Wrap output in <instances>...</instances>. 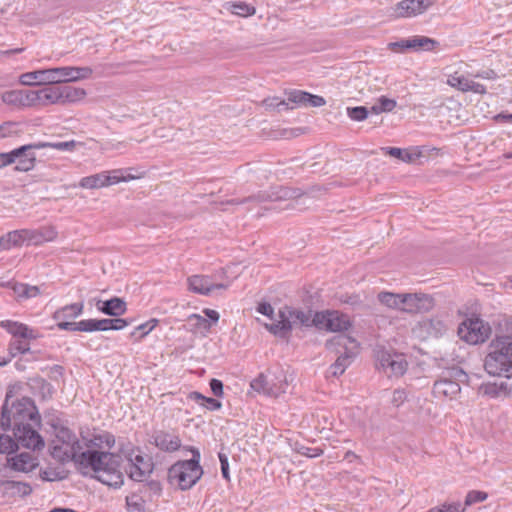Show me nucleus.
I'll return each mask as SVG.
<instances>
[{
  "label": "nucleus",
  "mask_w": 512,
  "mask_h": 512,
  "mask_svg": "<svg viewBox=\"0 0 512 512\" xmlns=\"http://www.w3.org/2000/svg\"><path fill=\"white\" fill-rule=\"evenodd\" d=\"M132 179H135V177L129 174L128 170L114 169L83 177L79 181L78 186L83 189H99L115 185L120 182H128Z\"/></svg>",
  "instance_id": "obj_9"
},
{
  "label": "nucleus",
  "mask_w": 512,
  "mask_h": 512,
  "mask_svg": "<svg viewBox=\"0 0 512 512\" xmlns=\"http://www.w3.org/2000/svg\"><path fill=\"white\" fill-rule=\"evenodd\" d=\"M108 319H85L77 323H62L60 330L62 331H80V332H94V331H108Z\"/></svg>",
  "instance_id": "obj_19"
},
{
  "label": "nucleus",
  "mask_w": 512,
  "mask_h": 512,
  "mask_svg": "<svg viewBox=\"0 0 512 512\" xmlns=\"http://www.w3.org/2000/svg\"><path fill=\"white\" fill-rule=\"evenodd\" d=\"M32 423L34 426H41V417L34 402L28 397H22L8 407V400L2 407L0 415V427L4 430L16 428V426Z\"/></svg>",
  "instance_id": "obj_4"
},
{
  "label": "nucleus",
  "mask_w": 512,
  "mask_h": 512,
  "mask_svg": "<svg viewBox=\"0 0 512 512\" xmlns=\"http://www.w3.org/2000/svg\"><path fill=\"white\" fill-rule=\"evenodd\" d=\"M189 321L193 322L194 325L199 329H201V328L209 329L210 328V324H209L208 320L199 314H191L189 316Z\"/></svg>",
  "instance_id": "obj_61"
},
{
  "label": "nucleus",
  "mask_w": 512,
  "mask_h": 512,
  "mask_svg": "<svg viewBox=\"0 0 512 512\" xmlns=\"http://www.w3.org/2000/svg\"><path fill=\"white\" fill-rule=\"evenodd\" d=\"M233 13L242 17H248L255 14L256 9L246 3L239 2L232 5Z\"/></svg>",
  "instance_id": "obj_54"
},
{
  "label": "nucleus",
  "mask_w": 512,
  "mask_h": 512,
  "mask_svg": "<svg viewBox=\"0 0 512 512\" xmlns=\"http://www.w3.org/2000/svg\"><path fill=\"white\" fill-rule=\"evenodd\" d=\"M379 107L383 112H391L397 105L396 100L390 99L386 96H381L378 98Z\"/></svg>",
  "instance_id": "obj_60"
},
{
  "label": "nucleus",
  "mask_w": 512,
  "mask_h": 512,
  "mask_svg": "<svg viewBox=\"0 0 512 512\" xmlns=\"http://www.w3.org/2000/svg\"><path fill=\"white\" fill-rule=\"evenodd\" d=\"M39 105L61 104L60 86H49L38 90Z\"/></svg>",
  "instance_id": "obj_28"
},
{
  "label": "nucleus",
  "mask_w": 512,
  "mask_h": 512,
  "mask_svg": "<svg viewBox=\"0 0 512 512\" xmlns=\"http://www.w3.org/2000/svg\"><path fill=\"white\" fill-rule=\"evenodd\" d=\"M467 381L468 375L463 369L457 366L449 368L435 381L433 394L436 398L453 400L461 391V383Z\"/></svg>",
  "instance_id": "obj_7"
},
{
  "label": "nucleus",
  "mask_w": 512,
  "mask_h": 512,
  "mask_svg": "<svg viewBox=\"0 0 512 512\" xmlns=\"http://www.w3.org/2000/svg\"><path fill=\"white\" fill-rule=\"evenodd\" d=\"M286 102L288 103V109H293L289 104H294L296 106H304L306 99V92L302 90H291L286 93Z\"/></svg>",
  "instance_id": "obj_45"
},
{
  "label": "nucleus",
  "mask_w": 512,
  "mask_h": 512,
  "mask_svg": "<svg viewBox=\"0 0 512 512\" xmlns=\"http://www.w3.org/2000/svg\"><path fill=\"white\" fill-rule=\"evenodd\" d=\"M74 463L81 468L92 469L96 474L95 478L109 487L120 488L124 483V477L120 470L121 457L117 454L86 450L77 455Z\"/></svg>",
  "instance_id": "obj_1"
},
{
  "label": "nucleus",
  "mask_w": 512,
  "mask_h": 512,
  "mask_svg": "<svg viewBox=\"0 0 512 512\" xmlns=\"http://www.w3.org/2000/svg\"><path fill=\"white\" fill-rule=\"evenodd\" d=\"M407 43H408V38H403L396 42L389 43L388 48L394 52L402 53V52H405L406 50H408Z\"/></svg>",
  "instance_id": "obj_63"
},
{
  "label": "nucleus",
  "mask_w": 512,
  "mask_h": 512,
  "mask_svg": "<svg viewBox=\"0 0 512 512\" xmlns=\"http://www.w3.org/2000/svg\"><path fill=\"white\" fill-rule=\"evenodd\" d=\"M115 442H116L115 436L113 434H111L110 432L105 431L100 434L94 435L93 438H91L90 440H88L85 443V446L87 448L95 447V448H99V449H102V448L111 449L115 445Z\"/></svg>",
  "instance_id": "obj_31"
},
{
  "label": "nucleus",
  "mask_w": 512,
  "mask_h": 512,
  "mask_svg": "<svg viewBox=\"0 0 512 512\" xmlns=\"http://www.w3.org/2000/svg\"><path fill=\"white\" fill-rule=\"evenodd\" d=\"M311 311H303L291 306H284L279 309L277 318L271 323L266 324V329L275 336L284 338L294 327L303 326L311 327L312 324Z\"/></svg>",
  "instance_id": "obj_6"
},
{
  "label": "nucleus",
  "mask_w": 512,
  "mask_h": 512,
  "mask_svg": "<svg viewBox=\"0 0 512 512\" xmlns=\"http://www.w3.org/2000/svg\"><path fill=\"white\" fill-rule=\"evenodd\" d=\"M427 512H465V507L460 502L444 503L429 509Z\"/></svg>",
  "instance_id": "obj_50"
},
{
  "label": "nucleus",
  "mask_w": 512,
  "mask_h": 512,
  "mask_svg": "<svg viewBox=\"0 0 512 512\" xmlns=\"http://www.w3.org/2000/svg\"><path fill=\"white\" fill-rule=\"evenodd\" d=\"M489 323L479 317H471L463 321L458 328L459 337L472 345L484 343L491 335Z\"/></svg>",
  "instance_id": "obj_11"
},
{
  "label": "nucleus",
  "mask_w": 512,
  "mask_h": 512,
  "mask_svg": "<svg viewBox=\"0 0 512 512\" xmlns=\"http://www.w3.org/2000/svg\"><path fill=\"white\" fill-rule=\"evenodd\" d=\"M123 453L129 463L127 473L132 480L142 482L152 473L154 468L152 459L143 455L139 448L131 446L129 450H123Z\"/></svg>",
  "instance_id": "obj_10"
},
{
  "label": "nucleus",
  "mask_w": 512,
  "mask_h": 512,
  "mask_svg": "<svg viewBox=\"0 0 512 512\" xmlns=\"http://www.w3.org/2000/svg\"><path fill=\"white\" fill-rule=\"evenodd\" d=\"M56 438L61 443L67 445L69 449L63 453V456H60L58 452L61 451V448L54 446L53 456L60 457L62 460L70 459L75 462L77 455L82 453L84 448V445L77 439L75 433L69 428L62 426L56 429Z\"/></svg>",
  "instance_id": "obj_14"
},
{
  "label": "nucleus",
  "mask_w": 512,
  "mask_h": 512,
  "mask_svg": "<svg viewBox=\"0 0 512 512\" xmlns=\"http://www.w3.org/2000/svg\"><path fill=\"white\" fill-rule=\"evenodd\" d=\"M18 448V442L11 436L0 433V453L10 456Z\"/></svg>",
  "instance_id": "obj_42"
},
{
  "label": "nucleus",
  "mask_w": 512,
  "mask_h": 512,
  "mask_svg": "<svg viewBox=\"0 0 512 512\" xmlns=\"http://www.w3.org/2000/svg\"><path fill=\"white\" fill-rule=\"evenodd\" d=\"M382 150L385 152V154L406 163H410L415 159L414 155L406 149H401L398 147H384Z\"/></svg>",
  "instance_id": "obj_41"
},
{
  "label": "nucleus",
  "mask_w": 512,
  "mask_h": 512,
  "mask_svg": "<svg viewBox=\"0 0 512 512\" xmlns=\"http://www.w3.org/2000/svg\"><path fill=\"white\" fill-rule=\"evenodd\" d=\"M421 326L434 337L442 335L446 330L443 321L436 318L423 320Z\"/></svg>",
  "instance_id": "obj_39"
},
{
  "label": "nucleus",
  "mask_w": 512,
  "mask_h": 512,
  "mask_svg": "<svg viewBox=\"0 0 512 512\" xmlns=\"http://www.w3.org/2000/svg\"><path fill=\"white\" fill-rule=\"evenodd\" d=\"M24 244L38 246L40 236L37 229H21Z\"/></svg>",
  "instance_id": "obj_52"
},
{
  "label": "nucleus",
  "mask_w": 512,
  "mask_h": 512,
  "mask_svg": "<svg viewBox=\"0 0 512 512\" xmlns=\"http://www.w3.org/2000/svg\"><path fill=\"white\" fill-rule=\"evenodd\" d=\"M484 359V369L492 376L512 377V339L507 336L496 337L488 346Z\"/></svg>",
  "instance_id": "obj_3"
},
{
  "label": "nucleus",
  "mask_w": 512,
  "mask_h": 512,
  "mask_svg": "<svg viewBox=\"0 0 512 512\" xmlns=\"http://www.w3.org/2000/svg\"><path fill=\"white\" fill-rule=\"evenodd\" d=\"M2 250H10L14 247H21L24 244L21 229L10 231L0 237Z\"/></svg>",
  "instance_id": "obj_33"
},
{
  "label": "nucleus",
  "mask_w": 512,
  "mask_h": 512,
  "mask_svg": "<svg viewBox=\"0 0 512 512\" xmlns=\"http://www.w3.org/2000/svg\"><path fill=\"white\" fill-rule=\"evenodd\" d=\"M13 290L21 299L34 298L40 294V290L37 286H31L24 283L16 284Z\"/></svg>",
  "instance_id": "obj_40"
},
{
  "label": "nucleus",
  "mask_w": 512,
  "mask_h": 512,
  "mask_svg": "<svg viewBox=\"0 0 512 512\" xmlns=\"http://www.w3.org/2000/svg\"><path fill=\"white\" fill-rule=\"evenodd\" d=\"M5 494L9 496L25 497L32 493L30 484L21 481L5 480L1 482Z\"/></svg>",
  "instance_id": "obj_27"
},
{
  "label": "nucleus",
  "mask_w": 512,
  "mask_h": 512,
  "mask_svg": "<svg viewBox=\"0 0 512 512\" xmlns=\"http://www.w3.org/2000/svg\"><path fill=\"white\" fill-rule=\"evenodd\" d=\"M152 443L164 452L177 451L181 446V440L178 435L162 430L155 432Z\"/></svg>",
  "instance_id": "obj_24"
},
{
  "label": "nucleus",
  "mask_w": 512,
  "mask_h": 512,
  "mask_svg": "<svg viewBox=\"0 0 512 512\" xmlns=\"http://www.w3.org/2000/svg\"><path fill=\"white\" fill-rule=\"evenodd\" d=\"M402 306V312L405 313H424L434 307V299L423 293H404Z\"/></svg>",
  "instance_id": "obj_16"
},
{
  "label": "nucleus",
  "mask_w": 512,
  "mask_h": 512,
  "mask_svg": "<svg viewBox=\"0 0 512 512\" xmlns=\"http://www.w3.org/2000/svg\"><path fill=\"white\" fill-rule=\"evenodd\" d=\"M433 4V0H402L396 4L398 17H413L422 14Z\"/></svg>",
  "instance_id": "obj_20"
},
{
  "label": "nucleus",
  "mask_w": 512,
  "mask_h": 512,
  "mask_svg": "<svg viewBox=\"0 0 512 512\" xmlns=\"http://www.w3.org/2000/svg\"><path fill=\"white\" fill-rule=\"evenodd\" d=\"M60 93L61 104L79 101L86 95L84 89L71 86H60Z\"/></svg>",
  "instance_id": "obj_36"
},
{
  "label": "nucleus",
  "mask_w": 512,
  "mask_h": 512,
  "mask_svg": "<svg viewBox=\"0 0 512 512\" xmlns=\"http://www.w3.org/2000/svg\"><path fill=\"white\" fill-rule=\"evenodd\" d=\"M269 375H266L264 373H260L256 378H254L251 383L250 387L252 390L259 394H263L265 396L270 397H277V390H273L269 386Z\"/></svg>",
  "instance_id": "obj_29"
},
{
  "label": "nucleus",
  "mask_w": 512,
  "mask_h": 512,
  "mask_svg": "<svg viewBox=\"0 0 512 512\" xmlns=\"http://www.w3.org/2000/svg\"><path fill=\"white\" fill-rule=\"evenodd\" d=\"M84 310V303L77 302L69 305H65L59 309H57L52 318L57 321V328L60 330V325L62 323H74L73 319L78 318L82 315Z\"/></svg>",
  "instance_id": "obj_23"
},
{
  "label": "nucleus",
  "mask_w": 512,
  "mask_h": 512,
  "mask_svg": "<svg viewBox=\"0 0 512 512\" xmlns=\"http://www.w3.org/2000/svg\"><path fill=\"white\" fill-rule=\"evenodd\" d=\"M486 498H487V494L485 492L472 490V491L468 492V494L466 495L465 503L463 506L466 507V506H470L475 503L482 502V501L486 500Z\"/></svg>",
  "instance_id": "obj_56"
},
{
  "label": "nucleus",
  "mask_w": 512,
  "mask_h": 512,
  "mask_svg": "<svg viewBox=\"0 0 512 512\" xmlns=\"http://www.w3.org/2000/svg\"><path fill=\"white\" fill-rule=\"evenodd\" d=\"M406 399H407V394H406L405 390L396 389L393 392L391 403L394 406L399 407L405 402Z\"/></svg>",
  "instance_id": "obj_62"
},
{
  "label": "nucleus",
  "mask_w": 512,
  "mask_h": 512,
  "mask_svg": "<svg viewBox=\"0 0 512 512\" xmlns=\"http://www.w3.org/2000/svg\"><path fill=\"white\" fill-rule=\"evenodd\" d=\"M297 453L308 458H316L323 454V450L319 447H307L304 445H298L296 447Z\"/></svg>",
  "instance_id": "obj_55"
},
{
  "label": "nucleus",
  "mask_w": 512,
  "mask_h": 512,
  "mask_svg": "<svg viewBox=\"0 0 512 512\" xmlns=\"http://www.w3.org/2000/svg\"><path fill=\"white\" fill-rule=\"evenodd\" d=\"M76 146V142L74 140L70 141H59V142H39L38 147L43 148H52L59 151H73Z\"/></svg>",
  "instance_id": "obj_43"
},
{
  "label": "nucleus",
  "mask_w": 512,
  "mask_h": 512,
  "mask_svg": "<svg viewBox=\"0 0 512 512\" xmlns=\"http://www.w3.org/2000/svg\"><path fill=\"white\" fill-rule=\"evenodd\" d=\"M404 293L381 292L378 294V300L391 309L402 311Z\"/></svg>",
  "instance_id": "obj_34"
},
{
  "label": "nucleus",
  "mask_w": 512,
  "mask_h": 512,
  "mask_svg": "<svg viewBox=\"0 0 512 512\" xmlns=\"http://www.w3.org/2000/svg\"><path fill=\"white\" fill-rule=\"evenodd\" d=\"M326 347L328 349L338 347L344 349L343 352L337 349V353H340V355L337 357L336 361L330 366V373L333 376L342 375L346 368L352 363V360L355 357V353L352 350V348L356 347V340L350 336L341 334L327 341Z\"/></svg>",
  "instance_id": "obj_8"
},
{
  "label": "nucleus",
  "mask_w": 512,
  "mask_h": 512,
  "mask_svg": "<svg viewBox=\"0 0 512 512\" xmlns=\"http://www.w3.org/2000/svg\"><path fill=\"white\" fill-rule=\"evenodd\" d=\"M263 105L266 109L283 111L288 109V103L286 100H282L279 97H269L263 100Z\"/></svg>",
  "instance_id": "obj_49"
},
{
  "label": "nucleus",
  "mask_w": 512,
  "mask_h": 512,
  "mask_svg": "<svg viewBox=\"0 0 512 512\" xmlns=\"http://www.w3.org/2000/svg\"><path fill=\"white\" fill-rule=\"evenodd\" d=\"M141 493L142 489L126 496V507L128 512H145L146 501Z\"/></svg>",
  "instance_id": "obj_37"
},
{
  "label": "nucleus",
  "mask_w": 512,
  "mask_h": 512,
  "mask_svg": "<svg viewBox=\"0 0 512 512\" xmlns=\"http://www.w3.org/2000/svg\"><path fill=\"white\" fill-rule=\"evenodd\" d=\"M436 45H438V42L427 36H413L408 38L407 43L408 49L415 51H432Z\"/></svg>",
  "instance_id": "obj_32"
},
{
  "label": "nucleus",
  "mask_w": 512,
  "mask_h": 512,
  "mask_svg": "<svg viewBox=\"0 0 512 512\" xmlns=\"http://www.w3.org/2000/svg\"><path fill=\"white\" fill-rule=\"evenodd\" d=\"M481 390L484 395L490 398H497L500 396H506L509 393L508 384L502 382L501 384L487 383L481 386Z\"/></svg>",
  "instance_id": "obj_38"
},
{
  "label": "nucleus",
  "mask_w": 512,
  "mask_h": 512,
  "mask_svg": "<svg viewBox=\"0 0 512 512\" xmlns=\"http://www.w3.org/2000/svg\"><path fill=\"white\" fill-rule=\"evenodd\" d=\"M9 354L12 358L19 354H26L30 351V345L22 340L11 341L8 347Z\"/></svg>",
  "instance_id": "obj_46"
},
{
  "label": "nucleus",
  "mask_w": 512,
  "mask_h": 512,
  "mask_svg": "<svg viewBox=\"0 0 512 512\" xmlns=\"http://www.w3.org/2000/svg\"><path fill=\"white\" fill-rule=\"evenodd\" d=\"M38 465V458L30 452H21L6 458V466L16 472L29 473Z\"/></svg>",
  "instance_id": "obj_17"
},
{
  "label": "nucleus",
  "mask_w": 512,
  "mask_h": 512,
  "mask_svg": "<svg viewBox=\"0 0 512 512\" xmlns=\"http://www.w3.org/2000/svg\"><path fill=\"white\" fill-rule=\"evenodd\" d=\"M157 324H158L157 319H150L147 322L136 326L132 335H135L137 332H139V334H140L139 338L142 339L146 335H148L157 326Z\"/></svg>",
  "instance_id": "obj_53"
},
{
  "label": "nucleus",
  "mask_w": 512,
  "mask_h": 512,
  "mask_svg": "<svg viewBox=\"0 0 512 512\" xmlns=\"http://www.w3.org/2000/svg\"><path fill=\"white\" fill-rule=\"evenodd\" d=\"M187 282L189 290L200 295H210L213 290H225L229 287V284L213 283L211 277L207 275L190 276Z\"/></svg>",
  "instance_id": "obj_18"
},
{
  "label": "nucleus",
  "mask_w": 512,
  "mask_h": 512,
  "mask_svg": "<svg viewBox=\"0 0 512 512\" xmlns=\"http://www.w3.org/2000/svg\"><path fill=\"white\" fill-rule=\"evenodd\" d=\"M97 309L109 316H120L126 311V303L118 297H113L109 300H98L96 303Z\"/></svg>",
  "instance_id": "obj_26"
},
{
  "label": "nucleus",
  "mask_w": 512,
  "mask_h": 512,
  "mask_svg": "<svg viewBox=\"0 0 512 512\" xmlns=\"http://www.w3.org/2000/svg\"><path fill=\"white\" fill-rule=\"evenodd\" d=\"M379 367L389 376H402L408 367L405 356L388 350H379L376 354Z\"/></svg>",
  "instance_id": "obj_13"
},
{
  "label": "nucleus",
  "mask_w": 512,
  "mask_h": 512,
  "mask_svg": "<svg viewBox=\"0 0 512 512\" xmlns=\"http://www.w3.org/2000/svg\"><path fill=\"white\" fill-rule=\"evenodd\" d=\"M268 383L273 390H277V396H279L282 393H285L287 387V382L285 380L269 376Z\"/></svg>",
  "instance_id": "obj_59"
},
{
  "label": "nucleus",
  "mask_w": 512,
  "mask_h": 512,
  "mask_svg": "<svg viewBox=\"0 0 512 512\" xmlns=\"http://www.w3.org/2000/svg\"><path fill=\"white\" fill-rule=\"evenodd\" d=\"M39 142L23 145L22 147H26L27 149L17 156L15 161V171L18 172H28L35 167L36 164V155L33 152L34 150H39L41 147H38Z\"/></svg>",
  "instance_id": "obj_25"
},
{
  "label": "nucleus",
  "mask_w": 512,
  "mask_h": 512,
  "mask_svg": "<svg viewBox=\"0 0 512 512\" xmlns=\"http://www.w3.org/2000/svg\"><path fill=\"white\" fill-rule=\"evenodd\" d=\"M37 230L40 236V244L53 241L57 236V232L53 227H42Z\"/></svg>",
  "instance_id": "obj_57"
},
{
  "label": "nucleus",
  "mask_w": 512,
  "mask_h": 512,
  "mask_svg": "<svg viewBox=\"0 0 512 512\" xmlns=\"http://www.w3.org/2000/svg\"><path fill=\"white\" fill-rule=\"evenodd\" d=\"M26 149V147H18L8 153H0V168L15 163L17 156L23 153Z\"/></svg>",
  "instance_id": "obj_47"
},
{
  "label": "nucleus",
  "mask_w": 512,
  "mask_h": 512,
  "mask_svg": "<svg viewBox=\"0 0 512 512\" xmlns=\"http://www.w3.org/2000/svg\"><path fill=\"white\" fill-rule=\"evenodd\" d=\"M21 107L39 105L38 90H21Z\"/></svg>",
  "instance_id": "obj_44"
},
{
  "label": "nucleus",
  "mask_w": 512,
  "mask_h": 512,
  "mask_svg": "<svg viewBox=\"0 0 512 512\" xmlns=\"http://www.w3.org/2000/svg\"><path fill=\"white\" fill-rule=\"evenodd\" d=\"M0 327L6 330L14 338L34 340L39 337V334L35 329L30 328L28 325L21 322L2 320L0 322Z\"/></svg>",
  "instance_id": "obj_22"
},
{
  "label": "nucleus",
  "mask_w": 512,
  "mask_h": 512,
  "mask_svg": "<svg viewBox=\"0 0 512 512\" xmlns=\"http://www.w3.org/2000/svg\"><path fill=\"white\" fill-rule=\"evenodd\" d=\"M187 398L191 401H194L210 411H217L221 409L222 403L214 398L206 397L202 395L200 392L192 391L188 394Z\"/></svg>",
  "instance_id": "obj_35"
},
{
  "label": "nucleus",
  "mask_w": 512,
  "mask_h": 512,
  "mask_svg": "<svg viewBox=\"0 0 512 512\" xmlns=\"http://www.w3.org/2000/svg\"><path fill=\"white\" fill-rule=\"evenodd\" d=\"M289 194V190L287 188H280L278 193H268V192H258L250 197L243 199L240 203H247L250 201H254L257 203H264L268 201H276L282 198L287 197Z\"/></svg>",
  "instance_id": "obj_30"
},
{
  "label": "nucleus",
  "mask_w": 512,
  "mask_h": 512,
  "mask_svg": "<svg viewBox=\"0 0 512 512\" xmlns=\"http://www.w3.org/2000/svg\"><path fill=\"white\" fill-rule=\"evenodd\" d=\"M187 450L192 453V458L177 461L168 469L169 482L183 491L191 489L203 475L200 451L193 446L188 447Z\"/></svg>",
  "instance_id": "obj_5"
},
{
  "label": "nucleus",
  "mask_w": 512,
  "mask_h": 512,
  "mask_svg": "<svg viewBox=\"0 0 512 512\" xmlns=\"http://www.w3.org/2000/svg\"><path fill=\"white\" fill-rule=\"evenodd\" d=\"M447 84L461 92H473L476 94H485L486 87L480 83H477L458 72L451 74L447 78Z\"/></svg>",
  "instance_id": "obj_21"
},
{
  "label": "nucleus",
  "mask_w": 512,
  "mask_h": 512,
  "mask_svg": "<svg viewBox=\"0 0 512 512\" xmlns=\"http://www.w3.org/2000/svg\"><path fill=\"white\" fill-rule=\"evenodd\" d=\"M209 386H210L212 393L216 397L223 396V383L221 380L213 378L210 380Z\"/></svg>",
  "instance_id": "obj_64"
},
{
  "label": "nucleus",
  "mask_w": 512,
  "mask_h": 512,
  "mask_svg": "<svg viewBox=\"0 0 512 512\" xmlns=\"http://www.w3.org/2000/svg\"><path fill=\"white\" fill-rule=\"evenodd\" d=\"M369 115V110L364 106L348 107L347 116L353 121H363Z\"/></svg>",
  "instance_id": "obj_48"
},
{
  "label": "nucleus",
  "mask_w": 512,
  "mask_h": 512,
  "mask_svg": "<svg viewBox=\"0 0 512 512\" xmlns=\"http://www.w3.org/2000/svg\"><path fill=\"white\" fill-rule=\"evenodd\" d=\"M40 426H34L32 423H26V425L16 426L13 428L14 438L21 446L32 449L41 450L45 446L44 439L38 433L37 428Z\"/></svg>",
  "instance_id": "obj_15"
},
{
  "label": "nucleus",
  "mask_w": 512,
  "mask_h": 512,
  "mask_svg": "<svg viewBox=\"0 0 512 512\" xmlns=\"http://www.w3.org/2000/svg\"><path fill=\"white\" fill-rule=\"evenodd\" d=\"M92 73L90 67H54L23 73L20 82L28 86L76 82L90 78Z\"/></svg>",
  "instance_id": "obj_2"
},
{
  "label": "nucleus",
  "mask_w": 512,
  "mask_h": 512,
  "mask_svg": "<svg viewBox=\"0 0 512 512\" xmlns=\"http://www.w3.org/2000/svg\"><path fill=\"white\" fill-rule=\"evenodd\" d=\"M326 104V100L322 96L313 95L306 92L305 107H321Z\"/></svg>",
  "instance_id": "obj_58"
},
{
  "label": "nucleus",
  "mask_w": 512,
  "mask_h": 512,
  "mask_svg": "<svg viewBox=\"0 0 512 512\" xmlns=\"http://www.w3.org/2000/svg\"><path fill=\"white\" fill-rule=\"evenodd\" d=\"M21 90H11L2 94L1 99L5 104L21 107Z\"/></svg>",
  "instance_id": "obj_51"
},
{
  "label": "nucleus",
  "mask_w": 512,
  "mask_h": 512,
  "mask_svg": "<svg viewBox=\"0 0 512 512\" xmlns=\"http://www.w3.org/2000/svg\"><path fill=\"white\" fill-rule=\"evenodd\" d=\"M314 327L329 332H343L349 329L351 322L347 315L339 311L316 312L312 318Z\"/></svg>",
  "instance_id": "obj_12"
}]
</instances>
